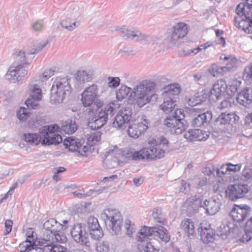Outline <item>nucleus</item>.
<instances>
[{
	"label": "nucleus",
	"instance_id": "nucleus-1",
	"mask_svg": "<svg viewBox=\"0 0 252 252\" xmlns=\"http://www.w3.org/2000/svg\"><path fill=\"white\" fill-rule=\"evenodd\" d=\"M155 88L154 82L143 80L133 88L130 96L133 94L135 104L139 107H142L152 99L156 100L158 98V95L154 93Z\"/></svg>",
	"mask_w": 252,
	"mask_h": 252
},
{
	"label": "nucleus",
	"instance_id": "nucleus-2",
	"mask_svg": "<svg viewBox=\"0 0 252 252\" xmlns=\"http://www.w3.org/2000/svg\"><path fill=\"white\" fill-rule=\"evenodd\" d=\"M238 17H235L234 25L248 33H252V0H246L236 7Z\"/></svg>",
	"mask_w": 252,
	"mask_h": 252
},
{
	"label": "nucleus",
	"instance_id": "nucleus-3",
	"mask_svg": "<svg viewBox=\"0 0 252 252\" xmlns=\"http://www.w3.org/2000/svg\"><path fill=\"white\" fill-rule=\"evenodd\" d=\"M71 92V87L67 76L57 77L51 89L50 100L52 104L61 103L68 97Z\"/></svg>",
	"mask_w": 252,
	"mask_h": 252
},
{
	"label": "nucleus",
	"instance_id": "nucleus-4",
	"mask_svg": "<svg viewBox=\"0 0 252 252\" xmlns=\"http://www.w3.org/2000/svg\"><path fill=\"white\" fill-rule=\"evenodd\" d=\"M168 144V140L164 137L159 139L158 143L156 145L150 146L143 148L141 150L131 153L132 159L135 160L144 159H154L156 158H160L164 157L165 151L160 148L167 147Z\"/></svg>",
	"mask_w": 252,
	"mask_h": 252
},
{
	"label": "nucleus",
	"instance_id": "nucleus-5",
	"mask_svg": "<svg viewBox=\"0 0 252 252\" xmlns=\"http://www.w3.org/2000/svg\"><path fill=\"white\" fill-rule=\"evenodd\" d=\"M13 56L15 62L13 66L9 67L7 75L10 76L9 79L19 82L27 74V71L23 68V66L29 63L26 58L25 52L23 50H16Z\"/></svg>",
	"mask_w": 252,
	"mask_h": 252
},
{
	"label": "nucleus",
	"instance_id": "nucleus-6",
	"mask_svg": "<svg viewBox=\"0 0 252 252\" xmlns=\"http://www.w3.org/2000/svg\"><path fill=\"white\" fill-rule=\"evenodd\" d=\"M138 234L136 240L138 242H147L148 237L150 236L157 237L165 243L170 240V235L168 230L161 225L154 227L144 226Z\"/></svg>",
	"mask_w": 252,
	"mask_h": 252
},
{
	"label": "nucleus",
	"instance_id": "nucleus-7",
	"mask_svg": "<svg viewBox=\"0 0 252 252\" xmlns=\"http://www.w3.org/2000/svg\"><path fill=\"white\" fill-rule=\"evenodd\" d=\"M107 228L113 235H117L121 230L123 217L116 209H106L101 214Z\"/></svg>",
	"mask_w": 252,
	"mask_h": 252
},
{
	"label": "nucleus",
	"instance_id": "nucleus-8",
	"mask_svg": "<svg viewBox=\"0 0 252 252\" xmlns=\"http://www.w3.org/2000/svg\"><path fill=\"white\" fill-rule=\"evenodd\" d=\"M86 113L89 116L88 126L92 129H98L103 126L107 122L108 117L112 116L107 109L95 110L94 108L90 107L86 109Z\"/></svg>",
	"mask_w": 252,
	"mask_h": 252
},
{
	"label": "nucleus",
	"instance_id": "nucleus-9",
	"mask_svg": "<svg viewBox=\"0 0 252 252\" xmlns=\"http://www.w3.org/2000/svg\"><path fill=\"white\" fill-rule=\"evenodd\" d=\"M180 92V88L178 84H171L164 88L162 93L163 102L160 106L164 113L168 114L175 108Z\"/></svg>",
	"mask_w": 252,
	"mask_h": 252
},
{
	"label": "nucleus",
	"instance_id": "nucleus-10",
	"mask_svg": "<svg viewBox=\"0 0 252 252\" xmlns=\"http://www.w3.org/2000/svg\"><path fill=\"white\" fill-rule=\"evenodd\" d=\"M184 118V111L177 108L173 115L164 120L163 124L169 128L171 133L179 135L185 130L186 126L183 122Z\"/></svg>",
	"mask_w": 252,
	"mask_h": 252
},
{
	"label": "nucleus",
	"instance_id": "nucleus-11",
	"mask_svg": "<svg viewBox=\"0 0 252 252\" xmlns=\"http://www.w3.org/2000/svg\"><path fill=\"white\" fill-rule=\"evenodd\" d=\"M188 25L183 22L176 23L167 32V42L175 44L180 39L185 37L188 32Z\"/></svg>",
	"mask_w": 252,
	"mask_h": 252
},
{
	"label": "nucleus",
	"instance_id": "nucleus-12",
	"mask_svg": "<svg viewBox=\"0 0 252 252\" xmlns=\"http://www.w3.org/2000/svg\"><path fill=\"white\" fill-rule=\"evenodd\" d=\"M119 34L124 39H130L134 41H139L144 44L148 43L151 37L142 33L139 31L132 28L128 29L123 26L118 30Z\"/></svg>",
	"mask_w": 252,
	"mask_h": 252
},
{
	"label": "nucleus",
	"instance_id": "nucleus-13",
	"mask_svg": "<svg viewBox=\"0 0 252 252\" xmlns=\"http://www.w3.org/2000/svg\"><path fill=\"white\" fill-rule=\"evenodd\" d=\"M251 211V207L247 204H234L229 216L234 221L240 222L244 221L250 216Z\"/></svg>",
	"mask_w": 252,
	"mask_h": 252
},
{
	"label": "nucleus",
	"instance_id": "nucleus-14",
	"mask_svg": "<svg viewBox=\"0 0 252 252\" xmlns=\"http://www.w3.org/2000/svg\"><path fill=\"white\" fill-rule=\"evenodd\" d=\"M189 111L190 113L194 116L191 123L193 126H207L212 119V112L210 111L201 113L200 109L194 108H191Z\"/></svg>",
	"mask_w": 252,
	"mask_h": 252
},
{
	"label": "nucleus",
	"instance_id": "nucleus-15",
	"mask_svg": "<svg viewBox=\"0 0 252 252\" xmlns=\"http://www.w3.org/2000/svg\"><path fill=\"white\" fill-rule=\"evenodd\" d=\"M131 115V110L129 108L120 110L113 120L112 126L118 129L126 128L130 124Z\"/></svg>",
	"mask_w": 252,
	"mask_h": 252
},
{
	"label": "nucleus",
	"instance_id": "nucleus-16",
	"mask_svg": "<svg viewBox=\"0 0 252 252\" xmlns=\"http://www.w3.org/2000/svg\"><path fill=\"white\" fill-rule=\"evenodd\" d=\"M98 86L93 84L85 89L81 94V103L85 107H93L92 104L94 102L98 94Z\"/></svg>",
	"mask_w": 252,
	"mask_h": 252
},
{
	"label": "nucleus",
	"instance_id": "nucleus-17",
	"mask_svg": "<svg viewBox=\"0 0 252 252\" xmlns=\"http://www.w3.org/2000/svg\"><path fill=\"white\" fill-rule=\"evenodd\" d=\"M248 191V185L235 184L228 187L226 190V195L230 200L235 201L243 197Z\"/></svg>",
	"mask_w": 252,
	"mask_h": 252
},
{
	"label": "nucleus",
	"instance_id": "nucleus-18",
	"mask_svg": "<svg viewBox=\"0 0 252 252\" xmlns=\"http://www.w3.org/2000/svg\"><path fill=\"white\" fill-rule=\"evenodd\" d=\"M227 85L223 79H219L213 86V88L208 91L209 99L216 101L220 99L226 92Z\"/></svg>",
	"mask_w": 252,
	"mask_h": 252
},
{
	"label": "nucleus",
	"instance_id": "nucleus-19",
	"mask_svg": "<svg viewBox=\"0 0 252 252\" xmlns=\"http://www.w3.org/2000/svg\"><path fill=\"white\" fill-rule=\"evenodd\" d=\"M70 233L72 237L76 242L86 246H90L88 234L85 230L83 231L81 224L74 225Z\"/></svg>",
	"mask_w": 252,
	"mask_h": 252
},
{
	"label": "nucleus",
	"instance_id": "nucleus-20",
	"mask_svg": "<svg viewBox=\"0 0 252 252\" xmlns=\"http://www.w3.org/2000/svg\"><path fill=\"white\" fill-rule=\"evenodd\" d=\"M87 227L91 237L94 240H98L103 236V232L96 218L90 217L87 222Z\"/></svg>",
	"mask_w": 252,
	"mask_h": 252
},
{
	"label": "nucleus",
	"instance_id": "nucleus-21",
	"mask_svg": "<svg viewBox=\"0 0 252 252\" xmlns=\"http://www.w3.org/2000/svg\"><path fill=\"white\" fill-rule=\"evenodd\" d=\"M30 97L26 100L25 104L29 109L36 110L39 109L38 101L41 99L42 97L41 90L40 89L34 86L32 89Z\"/></svg>",
	"mask_w": 252,
	"mask_h": 252
},
{
	"label": "nucleus",
	"instance_id": "nucleus-22",
	"mask_svg": "<svg viewBox=\"0 0 252 252\" xmlns=\"http://www.w3.org/2000/svg\"><path fill=\"white\" fill-rule=\"evenodd\" d=\"M201 200L194 196L186 199L183 205V210L186 211L188 216H191L197 211L199 208H201Z\"/></svg>",
	"mask_w": 252,
	"mask_h": 252
},
{
	"label": "nucleus",
	"instance_id": "nucleus-23",
	"mask_svg": "<svg viewBox=\"0 0 252 252\" xmlns=\"http://www.w3.org/2000/svg\"><path fill=\"white\" fill-rule=\"evenodd\" d=\"M239 117L234 113H221L215 121V125L218 126H225L233 125L238 121Z\"/></svg>",
	"mask_w": 252,
	"mask_h": 252
},
{
	"label": "nucleus",
	"instance_id": "nucleus-24",
	"mask_svg": "<svg viewBox=\"0 0 252 252\" xmlns=\"http://www.w3.org/2000/svg\"><path fill=\"white\" fill-rule=\"evenodd\" d=\"M220 202L219 199L205 200L202 203L201 208L205 211V213L209 215H215L218 212L220 208Z\"/></svg>",
	"mask_w": 252,
	"mask_h": 252
},
{
	"label": "nucleus",
	"instance_id": "nucleus-25",
	"mask_svg": "<svg viewBox=\"0 0 252 252\" xmlns=\"http://www.w3.org/2000/svg\"><path fill=\"white\" fill-rule=\"evenodd\" d=\"M66 228L67 227L64 225L63 228L58 229L56 232L53 233L49 236L47 235V236H45V234H44L43 239L46 242H49V243H51V240L52 241V242L64 243L67 241V239L63 232V230H65Z\"/></svg>",
	"mask_w": 252,
	"mask_h": 252
},
{
	"label": "nucleus",
	"instance_id": "nucleus-26",
	"mask_svg": "<svg viewBox=\"0 0 252 252\" xmlns=\"http://www.w3.org/2000/svg\"><path fill=\"white\" fill-rule=\"evenodd\" d=\"M91 72L87 70H78L75 74V86L82 88L85 83L90 82L92 79Z\"/></svg>",
	"mask_w": 252,
	"mask_h": 252
},
{
	"label": "nucleus",
	"instance_id": "nucleus-27",
	"mask_svg": "<svg viewBox=\"0 0 252 252\" xmlns=\"http://www.w3.org/2000/svg\"><path fill=\"white\" fill-rule=\"evenodd\" d=\"M198 232L200 233V240L203 243L208 244L214 241L215 232L210 226L209 228L200 226L198 228Z\"/></svg>",
	"mask_w": 252,
	"mask_h": 252
},
{
	"label": "nucleus",
	"instance_id": "nucleus-28",
	"mask_svg": "<svg viewBox=\"0 0 252 252\" xmlns=\"http://www.w3.org/2000/svg\"><path fill=\"white\" fill-rule=\"evenodd\" d=\"M64 225L58 222L54 219H50L46 220L43 224V228L45 230L44 233L46 236L51 235L53 233L56 232L58 229L63 228Z\"/></svg>",
	"mask_w": 252,
	"mask_h": 252
},
{
	"label": "nucleus",
	"instance_id": "nucleus-29",
	"mask_svg": "<svg viewBox=\"0 0 252 252\" xmlns=\"http://www.w3.org/2000/svg\"><path fill=\"white\" fill-rule=\"evenodd\" d=\"M209 98L208 91L204 90L200 92L195 93L193 96L188 99V103L189 106H194L200 104Z\"/></svg>",
	"mask_w": 252,
	"mask_h": 252
},
{
	"label": "nucleus",
	"instance_id": "nucleus-30",
	"mask_svg": "<svg viewBox=\"0 0 252 252\" xmlns=\"http://www.w3.org/2000/svg\"><path fill=\"white\" fill-rule=\"evenodd\" d=\"M180 226L188 237L192 239L195 237L194 224L190 219H187L183 220Z\"/></svg>",
	"mask_w": 252,
	"mask_h": 252
},
{
	"label": "nucleus",
	"instance_id": "nucleus-31",
	"mask_svg": "<svg viewBox=\"0 0 252 252\" xmlns=\"http://www.w3.org/2000/svg\"><path fill=\"white\" fill-rule=\"evenodd\" d=\"M62 140V137L59 134L42 135L41 144L45 145H57Z\"/></svg>",
	"mask_w": 252,
	"mask_h": 252
},
{
	"label": "nucleus",
	"instance_id": "nucleus-32",
	"mask_svg": "<svg viewBox=\"0 0 252 252\" xmlns=\"http://www.w3.org/2000/svg\"><path fill=\"white\" fill-rule=\"evenodd\" d=\"M220 58L221 60L228 62L226 64V66L229 72L235 70L238 66V60L234 56H226L225 54H221Z\"/></svg>",
	"mask_w": 252,
	"mask_h": 252
},
{
	"label": "nucleus",
	"instance_id": "nucleus-33",
	"mask_svg": "<svg viewBox=\"0 0 252 252\" xmlns=\"http://www.w3.org/2000/svg\"><path fill=\"white\" fill-rule=\"evenodd\" d=\"M24 138L25 141L29 144L37 145L39 143H41L42 140V134L40 132L39 133H25L24 134Z\"/></svg>",
	"mask_w": 252,
	"mask_h": 252
},
{
	"label": "nucleus",
	"instance_id": "nucleus-34",
	"mask_svg": "<svg viewBox=\"0 0 252 252\" xmlns=\"http://www.w3.org/2000/svg\"><path fill=\"white\" fill-rule=\"evenodd\" d=\"M244 230L245 233L240 240L243 242H248L252 239V217L247 221Z\"/></svg>",
	"mask_w": 252,
	"mask_h": 252
},
{
	"label": "nucleus",
	"instance_id": "nucleus-35",
	"mask_svg": "<svg viewBox=\"0 0 252 252\" xmlns=\"http://www.w3.org/2000/svg\"><path fill=\"white\" fill-rule=\"evenodd\" d=\"M75 19H71L70 18H67L61 21L60 24L62 27L69 31H72L80 25L79 22H77Z\"/></svg>",
	"mask_w": 252,
	"mask_h": 252
},
{
	"label": "nucleus",
	"instance_id": "nucleus-36",
	"mask_svg": "<svg viewBox=\"0 0 252 252\" xmlns=\"http://www.w3.org/2000/svg\"><path fill=\"white\" fill-rule=\"evenodd\" d=\"M35 242L36 241H31L26 240L22 242L19 246L20 252H30L34 250L37 247Z\"/></svg>",
	"mask_w": 252,
	"mask_h": 252
},
{
	"label": "nucleus",
	"instance_id": "nucleus-37",
	"mask_svg": "<svg viewBox=\"0 0 252 252\" xmlns=\"http://www.w3.org/2000/svg\"><path fill=\"white\" fill-rule=\"evenodd\" d=\"M77 129V126L74 122L68 120L64 122L62 126L61 130L65 133L72 134Z\"/></svg>",
	"mask_w": 252,
	"mask_h": 252
},
{
	"label": "nucleus",
	"instance_id": "nucleus-38",
	"mask_svg": "<svg viewBox=\"0 0 252 252\" xmlns=\"http://www.w3.org/2000/svg\"><path fill=\"white\" fill-rule=\"evenodd\" d=\"M63 145L65 148L68 149L70 151H78L80 143L76 140L72 138H66L63 141Z\"/></svg>",
	"mask_w": 252,
	"mask_h": 252
},
{
	"label": "nucleus",
	"instance_id": "nucleus-39",
	"mask_svg": "<svg viewBox=\"0 0 252 252\" xmlns=\"http://www.w3.org/2000/svg\"><path fill=\"white\" fill-rule=\"evenodd\" d=\"M153 217L155 222L160 223L163 225H166L167 223L164 216L160 208H155L153 211Z\"/></svg>",
	"mask_w": 252,
	"mask_h": 252
},
{
	"label": "nucleus",
	"instance_id": "nucleus-40",
	"mask_svg": "<svg viewBox=\"0 0 252 252\" xmlns=\"http://www.w3.org/2000/svg\"><path fill=\"white\" fill-rule=\"evenodd\" d=\"M131 91V88L125 85H122L119 89L116 92L117 99L118 100H122L127 97Z\"/></svg>",
	"mask_w": 252,
	"mask_h": 252
},
{
	"label": "nucleus",
	"instance_id": "nucleus-41",
	"mask_svg": "<svg viewBox=\"0 0 252 252\" xmlns=\"http://www.w3.org/2000/svg\"><path fill=\"white\" fill-rule=\"evenodd\" d=\"M211 69L214 76L219 75H223L227 72H229L226 65L221 66L217 63L212 64Z\"/></svg>",
	"mask_w": 252,
	"mask_h": 252
},
{
	"label": "nucleus",
	"instance_id": "nucleus-42",
	"mask_svg": "<svg viewBox=\"0 0 252 252\" xmlns=\"http://www.w3.org/2000/svg\"><path fill=\"white\" fill-rule=\"evenodd\" d=\"M48 43V40L42 41L36 44L31 46L29 49V54L32 55L40 52Z\"/></svg>",
	"mask_w": 252,
	"mask_h": 252
},
{
	"label": "nucleus",
	"instance_id": "nucleus-43",
	"mask_svg": "<svg viewBox=\"0 0 252 252\" xmlns=\"http://www.w3.org/2000/svg\"><path fill=\"white\" fill-rule=\"evenodd\" d=\"M133 122L136 125L137 128L139 129V131H141L142 133H143L148 128L149 122L144 117L135 120Z\"/></svg>",
	"mask_w": 252,
	"mask_h": 252
},
{
	"label": "nucleus",
	"instance_id": "nucleus-44",
	"mask_svg": "<svg viewBox=\"0 0 252 252\" xmlns=\"http://www.w3.org/2000/svg\"><path fill=\"white\" fill-rule=\"evenodd\" d=\"M231 227L227 224H221L217 230V235L222 239H225L230 234Z\"/></svg>",
	"mask_w": 252,
	"mask_h": 252
},
{
	"label": "nucleus",
	"instance_id": "nucleus-45",
	"mask_svg": "<svg viewBox=\"0 0 252 252\" xmlns=\"http://www.w3.org/2000/svg\"><path fill=\"white\" fill-rule=\"evenodd\" d=\"M60 129V126L58 125L54 124L49 126H44L40 131L42 135L54 134L55 132L59 131Z\"/></svg>",
	"mask_w": 252,
	"mask_h": 252
},
{
	"label": "nucleus",
	"instance_id": "nucleus-46",
	"mask_svg": "<svg viewBox=\"0 0 252 252\" xmlns=\"http://www.w3.org/2000/svg\"><path fill=\"white\" fill-rule=\"evenodd\" d=\"M139 129L137 128L136 125L132 122V123L129 124L127 132L129 136L136 138L142 134Z\"/></svg>",
	"mask_w": 252,
	"mask_h": 252
},
{
	"label": "nucleus",
	"instance_id": "nucleus-47",
	"mask_svg": "<svg viewBox=\"0 0 252 252\" xmlns=\"http://www.w3.org/2000/svg\"><path fill=\"white\" fill-rule=\"evenodd\" d=\"M112 248L107 241L99 242L96 247L97 252H111Z\"/></svg>",
	"mask_w": 252,
	"mask_h": 252
},
{
	"label": "nucleus",
	"instance_id": "nucleus-48",
	"mask_svg": "<svg viewBox=\"0 0 252 252\" xmlns=\"http://www.w3.org/2000/svg\"><path fill=\"white\" fill-rule=\"evenodd\" d=\"M240 82L238 81H234L232 84L229 86L228 89L227 91V94L230 96H233L235 93L238 94L239 86L240 85Z\"/></svg>",
	"mask_w": 252,
	"mask_h": 252
},
{
	"label": "nucleus",
	"instance_id": "nucleus-49",
	"mask_svg": "<svg viewBox=\"0 0 252 252\" xmlns=\"http://www.w3.org/2000/svg\"><path fill=\"white\" fill-rule=\"evenodd\" d=\"M250 90V89L246 88L239 92L238 94V97H237L238 101L240 100H241L243 102L249 100L251 101L249 94Z\"/></svg>",
	"mask_w": 252,
	"mask_h": 252
},
{
	"label": "nucleus",
	"instance_id": "nucleus-50",
	"mask_svg": "<svg viewBox=\"0 0 252 252\" xmlns=\"http://www.w3.org/2000/svg\"><path fill=\"white\" fill-rule=\"evenodd\" d=\"M237 169L235 168H231L230 167H229L225 165H222L220 168H218L217 170V174L220 177H222L225 174L227 173V172H235V171Z\"/></svg>",
	"mask_w": 252,
	"mask_h": 252
},
{
	"label": "nucleus",
	"instance_id": "nucleus-51",
	"mask_svg": "<svg viewBox=\"0 0 252 252\" xmlns=\"http://www.w3.org/2000/svg\"><path fill=\"white\" fill-rule=\"evenodd\" d=\"M198 129H190L184 134V137L189 141H197Z\"/></svg>",
	"mask_w": 252,
	"mask_h": 252
},
{
	"label": "nucleus",
	"instance_id": "nucleus-52",
	"mask_svg": "<svg viewBox=\"0 0 252 252\" xmlns=\"http://www.w3.org/2000/svg\"><path fill=\"white\" fill-rule=\"evenodd\" d=\"M29 110L25 108H21L17 113V117L20 120L25 121L30 116Z\"/></svg>",
	"mask_w": 252,
	"mask_h": 252
},
{
	"label": "nucleus",
	"instance_id": "nucleus-53",
	"mask_svg": "<svg viewBox=\"0 0 252 252\" xmlns=\"http://www.w3.org/2000/svg\"><path fill=\"white\" fill-rule=\"evenodd\" d=\"M49 243H47V245L45 246L46 249L49 250L48 252H65L66 248L59 245L49 246Z\"/></svg>",
	"mask_w": 252,
	"mask_h": 252
},
{
	"label": "nucleus",
	"instance_id": "nucleus-54",
	"mask_svg": "<svg viewBox=\"0 0 252 252\" xmlns=\"http://www.w3.org/2000/svg\"><path fill=\"white\" fill-rule=\"evenodd\" d=\"M55 71V70L52 69L45 70L42 74L39 76V80L42 82L47 80L54 74Z\"/></svg>",
	"mask_w": 252,
	"mask_h": 252
},
{
	"label": "nucleus",
	"instance_id": "nucleus-55",
	"mask_svg": "<svg viewBox=\"0 0 252 252\" xmlns=\"http://www.w3.org/2000/svg\"><path fill=\"white\" fill-rule=\"evenodd\" d=\"M84 7L83 6H79L78 5H75L71 13L72 17L75 19H77L79 16H80L84 12Z\"/></svg>",
	"mask_w": 252,
	"mask_h": 252
},
{
	"label": "nucleus",
	"instance_id": "nucleus-56",
	"mask_svg": "<svg viewBox=\"0 0 252 252\" xmlns=\"http://www.w3.org/2000/svg\"><path fill=\"white\" fill-rule=\"evenodd\" d=\"M120 104L117 100L112 101L110 103L105 106V109H107L112 115L116 112L117 109L119 108Z\"/></svg>",
	"mask_w": 252,
	"mask_h": 252
},
{
	"label": "nucleus",
	"instance_id": "nucleus-57",
	"mask_svg": "<svg viewBox=\"0 0 252 252\" xmlns=\"http://www.w3.org/2000/svg\"><path fill=\"white\" fill-rule=\"evenodd\" d=\"M108 86L111 88H116L120 84V79L117 77H109L108 78Z\"/></svg>",
	"mask_w": 252,
	"mask_h": 252
},
{
	"label": "nucleus",
	"instance_id": "nucleus-58",
	"mask_svg": "<svg viewBox=\"0 0 252 252\" xmlns=\"http://www.w3.org/2000/svg\"><path fill=\"white\" fill-rule=\"evenodd\" d=\"M32 29L35 32H41L44 28V24L42 20L33 22L32 24Z\"/></svg>",
	"mask_w": 252,
	"mask_h": 252
},
{
	"label": "nucleus",
	"instance_id": "nucleus-59",
	"mask_svg": "<svg viewBox=\"0 0 252 252\" xmlns=\"http://www.w3.org/2000/svg\"><path fill=\"white\" fill-rule=\"evenodd\" d=\"M244 75L245 76L247 80L252 81V63L250 65L245 68Z\"/></svg>",
	"mask_w": 252,
	"mask_h": 252
},
{
	"label": "nucleus",
	"instance_id": "nucleus-60",
	"mask_svg": "<svg viewBox=\"0 0 252 252\" xmlns=\"http://www.w3.org/2000/svg\"><path fill=\"white\" fill-rule=\"evenodd\" d=\"M182 1L183 0H165L164 3L165 5L164 6V8H170L173 7Z\"/></svg>",
	"mask_w": 252,
	"mask_h": 252
},
{
	"label": "nucleus",
	"instance_id": "nucleus-61",
	"mask_svg": "<svg viewBox=\"0 0 252 252\" xmlns=\"http://www.w3.org/2000/svg\"><path fill=\"white\" fill-rule=\"evenodd\" d=\"M197 136V141H204L208 139L209 134L206 132L198 129Z\"/></svg>",
	"mask_w": 252,
	"mask_h": 252
},
{
	"label": "nucleus",
	"instance_id": "nucleus-62",
	"mask_svg": "<svg viewBox=\"0 0 252 252\" xmlns=\"http://www.w3.org/2000/svg\"><path fill=\"white\" fill-rule=\"evenodd\" d=\"M5 227V235L9 234L12 229V226L13 225V221L11 220H5L4 223Z\"/></svg>",
	"mask_w": 252,
	"mask_h": 252
},
{
	"label": "nucleus",
	"instance_id": "nucleus-63",
	"mask_svg": "<svg viewBox=\"0 0 252 252\" xmlns=\"http://www.w3.org/2000/svg\"><path fill=\"white\" fill-rule=\"evenodd\" d=\"M33 233L34 232L32 228L30 227L28 228L26 233V236L27 237L26 240L31 241H36L35 238L33 236Z\"/></svg>",
	"mask_w": 252,
	"mask_h": 252
},
{
	"label": "nucleus",
	"instance_id": "nucleus-64",
	"mask_svg": "<svg viewBox=\"0 0 252 252\" xmlns=\"http://www.w3.org/2000/svg\"><path fill=\"white\" fill-rule=\"evenodd\" d=\"M103 101L98 99L96 97L94 102L93 104H92V106L93 108H94L95 110L100 109V108L103 106Z\"/></svg>",
	"mask_w": 252,
	"mask_h": 252
}]
</instances>
